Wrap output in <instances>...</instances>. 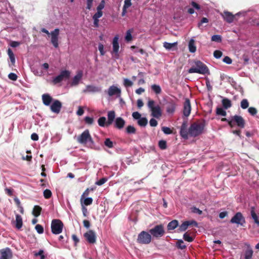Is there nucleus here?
<instances>
[{
  "label": "nucleus",
  "instance_id": "18",
  "mask_svg": "<svg viewBox=\"0 0 259 259\" xmlns=\"http://www.w3.org/2000/svg\"><path fill=\"white\" fill-rule=\"evenodd\" d=\"M119 36L116 35L114 36L112 41L113 46V53H115V55L118 56V51L119 49V46L118 43Z\"/></svg>",
  "mask_w": 259,
  "mask_h": 259
},
{
  "label": "nucleus",
  "instance_id": "5",
  "mask_svg": "<svg viewBox=\"0 0 259 259\" xmlns=\"http://www.w3.org/2000/svg\"><path fill=\"white\" fill-rule=\"evenodd\" d=\"M149 233L154 238H160L165 233L164 226L162 224L156 225L153 228L150 229Z\"/></svg>",
  "mask_w": 259,
  "mask_h": 259
},
{
  "label": "nucleus",
  "instance_id": "31",
  "mask_svg": "<svg viewBox=\"0 0 259 259\" xmlns=\"http://www.w3.org/2000/svg\"><path fill=\"white\" fill-rule=\"evenodd\" d=\"M151 88L152 91L157 95L160 94L162 92L161 87L159 85L154 84L151 85Z\"/></svg>",
  "mask_w": 259,
  "mask_h": 259
},
{
  "label": "nucleus",
  "instance_id": "46",
  "mask_svg": "<svg viewBox=\"0 0 259 259\" xmlns=\"http://www.w3.org/2000/svg\"><path fill=\"white\" fill-rule=\"evenodd\" d=\"M132 5L131 0H125L124 6L123 7V12L122 13L125 11L126 9L129 8Z\"/></svg>",
  "mask_w": 259,
  "mask_h": 259
},
{
  "label": "nucleus",
  "instance_id": "47",
  "mask_svg": "<svg viewBox=\"0 0 259 259\" xmlns=\"http://www.w3.org/2000/svg\"><path fill=\"white\" fill-rule=\"evenodd\" d=\"M211 41L220 42L222 41V37L220 35H213L211 38Z\"/></svg>",
  "mask_w": 259,
  "mask_h": 259
},
{
  "label": "nucleus",
  "instance_id": "49",
  "mask_svg": "<svg viewBox=\"0 0 259 259\" xmlns=\"http://www.w3.org/2000/svg\"><path fill=\"white\" fill-rule=\"evenodd\" d=\"M191 212L194 213H197L199 215H201L202 214V211L200 210L198 208H197L196 207L193 206L191 208Z\"/></svg>",
  "mask_w": 259,
  "mask_h": 259
},
{
  "label": "nucleus",
  "instance_id": "37",
  "mask_svg": "<svg viewBox=\"0 0 259 259\" xmlns=\"http://www.w3.org/2000/svg\"><path fill=\"white\" fill-rule=\"evenodd\" d=\"M125 132L128 134H135L136 133V129L133 125H128L125 128Z\"/></svg>",
  "mask_w": 259,
  "mask_h": 259
},
{
  "label": "nucleus",
  "instance_id": "23",
  "mask_svg": "<svg viewBox=\"0 0 259 259\" xmlns=\"http://www.w3.org/2000/svg\"><path fill=\"white\" fill-rule=\"evenodd\" d=\"M107 116H108V120L106 122V126H107L111 125L113 123V122L115 119V113L114 111H109L108 112Z\"/></svg>",
  "mask_w": 259,
  "mask_h": 259
},
{
  "label": "nucleus",
  "instance_id": "8",
  "mask_svg": "<svg viewBox=\"0 0 259 259\" xmlns=\"http://www.w3.org/2000/svg\"><path fill=\"white\" fill-rule=\"evenodd\" d=\"M151 239L150 233L143 231L138 235L137 242L140 244H148L151 242Z\"/></svg>",
  "mask_w": 259,
  "mask_h": 259
},
{
  "label": "nucleus",
  "instance_id": "59",
  "mask_svg": "<svg viewBox=\"0 0 259 259\" xmlns=\"http://www.w3.org/2000/svg\"><path fill=\"white\" fill-rule=\"evenodd\" d=\"M8 77L10 79L13 81H16L17 79L18 76L15 73H10L8 75Z\"/></svg>",
  "mask_w": 259,
  "mask_h": 259
},
{
  "label": "nucleus",
  "instance_id": "56",
  "mask_svg": "<svg viewBox=\"0 0 259 259\" xmlns=\"http://www.w3.org/2000/svg\"><path fill=\"white\" fill-rule=\"evenodd\" d=\"M98 49H99V51H100V54L101 56H103L105 55V52L104 50V45L102 44H101V43L99 44Z\"/></svg>",
  "mask_w": 259,
  "mask_h": 259
},
{
  "label": "nucleus",
  "instance_id": "1",
  "mask_svg": "<svg viewBox=\"0 0 259 259\" xmlns=\"http://www.w3.org/2000/svg\"><path fill=\"white\" fill-rule=\"evenodd\" d=\"M187 126V121H184L180 131V136L185 140L188 139L189 136L196 137L202 134L205 126V121L201 120L194 122L191 124L188 129Z\"/></svg>",
  "mask_w": 259,
  "mask_h": 259
},
{
  "label": "nucleus",
  "instance_id": "32",
  "mask_svg": "<svg viewBox=\"0 0 259 259\" xmlns=\"http://www.w3.org/2000/svg\"><path fill=\"white\" fill-rule=\"evenodd\" d=\"M189 50L191 53H194L196 51V47L195 45V41L193 39H191L189 41Z\"/></svg>",
  "mask_w": 259,
  "mask_h": 259
},
{
  "label": "nucleus",
  "instance_id": "42",
  "mask_svg": "<svg viewBox=\"0 0 259 259\" xmlns=\"http://www.w3.org/2000/svg\"><path fill=\"white\" fill-rule=\"evenodd\" d=\"M104 145L109 148L114 147L113 143L109 138H106L104 141Z\"/></svg>",
  "mask_w": 259,
  "mask_h": 259
},
{
  "label": "nucleus",
  "instance_id": "60",
  "mask_svg": "<svg viewBox=\"0 0 259 259\" xmlns=\"http://www.w3.org/2000/svg\"><path fill=\"white\" fill-rule=\"evenodd\" d=\"M248 112L251 115H254L257 113V110L254 107H249L248 109Z\"/></svg>",
  "mask_w": 259,
  "mask_h": 259
},
{
  "label": "nucleus",
  "instance_id": "24",
  "mask_svg": "<svg viewBox=\"0 0 259 259\" xmlns=\"http://www.w3.org/2000/svg\"><path fill=\"white\" fill-rule=\"evenodd\" d=\"M179 226V222L177 220H174L170 222L167 226V229L168 231L172 230L177 228Z\"/></svg>",
  "mask_w": 259,
  "mask_h": 259
},
{
  "label": "nucleus",
  "instance_id": "57",
  "mask_svg": "<svg viewBox=\"0 0 259 259\" xmlns=\"http://www.w3.org/2000/svg\"><path fill=\"white\" fill-rule=\"evenodd\" d=\"M208 22V19L205 17H203L202 18L201 21L198 24V27L199 29H201V26H202V24L204 23H206Z\"/></svg>",
  "mask_w": 259,
  "mask_h": 259
},
{
  "label": "nucleus",
  "instance_id": "51",
  "mask_svg": "<svg viewBox=\"0 0 259 259\" xmlns=\"http://www.w3.org/2000/svg\"><path fill=\"white\" fill-rule=\"evenodd\" d=\"M93 199L91 197H88L84 199L83 201V204L85 205H90L93 203Z\"/></svg>",
  "mask_w": 259,
  "mask_h": 259
},
{
  "label": "nucleus",
  "instance_id": "30",
  "mask_svg": "<svg viewBox=\"0 0 259 259\" xmlns=\"http://www.w3.org/2000/svg\"><path fill=\"white\" fill-rule=\"evenodd\" d=\"M189 227L187 221H184L181 225L179 226L178 229V232H182L185 231Z\"/></svg>",
  "mask_w": 259,
  "mask_h": 259
},
{
  "label": "nucleus",
  "instance_id": "28",
  "mask_svg": "<svg viewBox=\"0 0 259 259\" xmlns=\"http://www.w3.org/2000/svg\"><path fill=\"white\" fill-rule=\"evenodd\" d=\"M222 103L225 109H228L232 106L231 101L228 98H224L222 101Z\"/></svg>",
  "mask_w": 259,
  "mask_h": 259
},
{
  "label": "nucleus",
  "instance_id": "64",
  "mask_svg": "<svg viewBox=\"0 0 259 259\" xmlns=\"http://www.w3.org/2000/svg\"><path fill=\"white\" fill-rule=\"evenodd\" d=\"M132 116L134 119L139 120L141 117V115L138 112H134L132 114Z\"/></svg>",
  "mask_w": 259,
  "mask_h": 259
},
{
  "label": "nucleus",
  "instance_id": "13",
  "mask_svg": "<svg viewBox=\"0 0 259 259\" xmlns=\"http://www.w3.org/2000/svg\"><path fill=\"white\" fill-rule=\"evenodd\" d=\"M0 259H11L13 256L11 249L6 247L0 250Z\"/></svg>",
  "mask_w": 259,
  "mask_h": 259
},
{
  "label": "nucleus",
  "instance_id": "35",
  "mask_svg": "<svg viewBox=\"0 0 259 259\" xmlns=\"http://www.w3.org/2000/svg\"><path fill=\"white\" fill-rule=\"evenodd\" d=\"M133 29H130L126 31V35L125 36V40L126 41L128 42L132 40V33L133 32Z\"/></svg>",
  "mask_w": 259,
  "mask_h": 259
},
{
  "label": "nucleus",
  "instance_id": "12",
  "mask_svg": "<svg viewBox=\"0 0 259 259\" xmlns=\"http://www.w3.org/2000/svg\"><path fill=\"white\" fill-rule=\"evenodd\" d=\"M62 106V103L58 100H54L50 106V109L53 113L59 114Z\"/></svg>",
  "mask_w": 259,
  "mask_h": 259
},
{
  "label": "nucleus",
  "instance_id": "53",
  "mask_svg": "<svg viewBox=\"0 0 259 259\" xmlns=\"http://www.w3.org/2000/svg\"><path fill=\"white\" fill-rule=\"evenodd\" d=\"M35 228L38 234L43 233L44 228L41 225H40L39 224H37L35 226Z\"/></svg>",
  "mask_w": 259,
  "mask_h": 259
},
{
  "label": "nucleus",
  "instance_id": "3",
  "mask_svg": "<svg viewBox=\"0 0 259 259\" xmlns=\"http://www.w3.org/2000/svg\"><path fill=\"white\" fill-rule=\"evenodd\" d=\"M155 101L152 100H149L147 103V106L151 111V116L156 118H160L162 115L161 108L159 105H154Z\"/></svg>",
  "mask_w": 259,
  "mask_h": 259
},
{
  "label": "nucleus",
  "instance_id": "45",
  "mask_svg": "<svg viewBox=\"0 0 259 259\" xmlns=\"http://www.w3.org/2000/svg\"><path fill=\"white\" fill-rule=\"evenodd\" d=\"M44 196L46 199H49L52 197V193L50 190L46 189L44 191Z\"/></svg>",
  "mask_w": 259,
  "mask_h": 259
},
{
  "label": "nucleus",
  "instance_id": "4",
  "mask_svg": "<svg viewBox=\"0 0 259 259\" xmlns=\"http://www.w3.org/2000/svg\"><path fill=\"white\" fill-rule=\"evenodd\" d=\"M245 121L243 118L240 116L235 115L232 116L229 121V125L231 127H233L237 125L240 128H243L245 127Z\"/></svg>",
  "mask_w": 259,
  "mask_h": 259
},
{
  "label": "nucleus",
  "instance_id": "40",
  "mask_svg": "<svg viewBox=\"0 0 259 259\" xmlns=\"http://www.w3.org/2000/svg\"><path fill=\"white\" fill-rule=\"evenodd\" d=\"M176 246L178 248L184 249L186 248L184 241L182 240H179L176 243Z\"/></svg>",
  "mask_w": 259,
  "mask_h": 259
},
{
  "label": "nucleus",
  "instance_id": "26",
  "mask_svg": "<svg viewBox=\"0 0 259 259\" xmlns=\"http://www.w3.org/2000/svg\"><path fill=\"white\" fill-rule=\"evenodd\" d=\"M250 214L251 218L254 221V223L256 224L257 225V226H259V219L258 216L257 215L256 213L255 212L254 207H251Z\"/></svg>",
  "mask_w": 259,
  "mask_h": 259
},
{
  "label": "nucleus",
  "instance_id": "20",
  "mask_svg": "<svg viewBox=\"0 0 259 259\" xmlns=\"http://www.w3.org/2000/svg\"><path fill=\"white\" fill-rule=\"evenodd\" d=\"M222 16L224 20L229 23L233 22L235 17L234 15L228 11H225L224 13L222 14Z\"/></svg>",
  "mask_w": 259,
  "mask_h": 259
},
{
  "label": "nucleus",
  "instance_id": "22",
  "mask_svg": "<svg viewBox=\"0 0 259 259\" xmlns=\"http://www.w3.org/2000/svg\"><path fill=\"white\" fill-rule=\"evenodd\" d=\"M42 100L43 104L47 106L51 105V103L54 101L53 98L48 94L42 95Z\"/></svg>",
  "mask_w": 259,
  "mask_h": 259
},
{
  "label": "nucleus",
  "instance_id": "58",
  "mask_svg": "<svg viewBox=\"0 0 259 259\" xmlns=\"http://www.w3.org/2000/svg\"><path fill=\"white\" fill-rule=\"evenodd\" d=\"M187 221V223H188V224L189 226H194L195 227H198V223L196 221H195V220H191V221Z\"/></svg>",
  "mask_w": 259,
  "mask_h": 259
},
{
  "label": "nucleus",
  "instance_id": "2",
  "mask_svg": "<svg viewBox=\"0 0 259 259\" xmlns=\"http://www.w3.org/2000/svg\"><path fill=\"white\" fill-rule=\"evenodd\" d=\"M188 73H197L201 74H209V71L207 66L200 61L194 62V65L188 70Z\"/></svg>",
  "mask_w": 259,
  "mask_h": 259
},
{
  "label": "nucleus",
  "instance_id": "48",
  "mask_svg": "<svg viewBox=\"0 0 259 259\" xmlns=\"http://www.w3.org/2000/svg\"><path fill=\"white\" fill-rule=\"evenodd\" d=\"M249 103L247 99H243L241 102V107L243 109H246L248 107Z\"/></svg>",
  "mask_w": 259,
  "mask_h": 259
},
{
  "label": "nucleus",
  "instance_id": "61",
  "mask_svg": "<svg viewBox=\"0 0 259 259\" xmlns=\"http://www.w3.org/2000/svg\"><path fill=\"white\" fill-rule=\"evenodd\" d=\"M105 2L104 0L101 1L100 3L99 4L98 6L97 7V10H99V11H102V10L103 9L104 7H105Z\"/></svg>",
  "mask_w": 259,
  "mask_h": 259
},
{
  "label": "nucleus",
  "instance_id": "29",
  "mask_svg": "<svg viewBox=\"0 0 259 259\" xmlns=\"http://www.w3.org/2000/svg\"><path fill=\"white\" fill-rule=\"evenodd\" d=\"M41 207L39 205H35L32 210V214L35 217H38L41 213Z\"/></svg>",
  "mask_w": 259,
  "mask_h": 259
},
{
  "label": "nucleus",
  "instance_id": "63",
  "mask_svg": "<svg viewBox=\"0 0 259 259\" xmlns=\"http://www.w3.org/2000/svg\"><path fill=\"white\" fill-rule=\"evenodd\" d=\"M5 192L6 193V194H7V195L9 196H12L13 194V191H14V190L12 188H5Z\"/></svg>",
  "mask_w": 259,
  "mask_h": 259
},
{
  "label": "nucleus",
  "instance_id": "38",
  "mask_svg": "<svg viewBox=\"0 0 259 259\" xmlns=\"http://www.w3.org/2000/svg\"><path fill=\"white\" fill-rule=\"evenodd\" d=\"M148 123V120L146 117H141L138 120V124L141 126H145Z\"/></svg>",
  "mask_w": 259,
  "mask_h": 259
},
{
  "label": "nucleus",
  "instance_id": "50",
  "mask_svg": "<svg viewBox=\"0 0 259 259\" xmlns=\"http://www.w3.org/2000/svg\"><path fill=\"white\" fill-rule=\"evenodd\" d=\"M162 131L164 134L167 135L171 134L172 133V130L169 127L166 126L162 127Z\"/></svg>",
  "mask_w": 259,
  "mask_h": 259
},
{
  "label": "nucleus",
  "instance_id": "16",
  "mask_svg": "<svg viewBox=\"0 0 259 259\" xmlns=\"http://www.w3.org/2000/svg\"><path fill=\"white\" fill-rule=\"evenodd\" d=\"M191 111V106L190 101L189 99L186 98L184 103L183 114L186 117H188L190 114Z\"/></svg>",
  "mask_w": 259,
  "mask_h": 259
},
{
  "label": "nucleus",
  "instance_id": "7",
  "mask_svg": "<svg viewBox=\"0 0 259 259\" xmlns=\"http://www.w3.org/2000/svg\"><path fill=\"white\" fill-rule=\"evenodd\" d=\"M77 141L80 144L85 145L88 142L92 144L94 143L93 140L88 130H85L81 134L77 137Z\"/></svg>",
  "mask_w": 259,
  "mask_h": 259
},
{
  "label": "nucleus",
  "instance_id": "52",
  "mask_svg": "<svg viewBox=\"0 0 259 259\" xmlns=\"http://www.w3.org/2000/svg\"><path fill=\"white\" fill-rule=\"evenodd\" d=\"M123 84L125 87H132L133 84V83L132 81L129 80L127 78H125L124 79Z\"/></svg>",
  "mask_w": 259,
  "mask_h": 259
},
{
  "label": "nucleus",
  "instance_id": "17",
  "mask_svg": "<svg viewBox=\"0 0 259 259\" xmlns=\"http://www.w3.org/2000/svg\"><path fill=\"white\" fill-rule=\"evenodd\" d=\"M107 93L109 96H113L114 95L120 96L121 94V90L113 85L109 88Z\"/></svg>",
  "mask_w": 259,
  "mask_h": 259
},
{
  "label": "nucleus",
  "instance_id": "54",
  "mask_svg": "<svg viewBox=\"0 0 259 259\" xmlns=\"http://www.w3.org/2000/svg\"><path fill=\"white\" fill-rule=\"evenodd\" d=\"M223 55V53L219 50H215L213 52V56L217 59H220Z\"/></svg>",
  "mask_w": 259,
  "mask_h": 259
},
{
  "label": "nucleus",
  "instance_id": "27",
  "mask_svg": "<svg viewBox=\"0 0 259 259\" xmlns=\"http://www.w3.org/2000/svg\"><path fill=\"white\" fill-rule=\"evenodd\" d=\"M86 90L89 92H99L101 91L100 88L92 85H88L86 87Z\"/></svg>",
  "mask_w": 259,
  "mask_h": 259
},
{
  "label": "nucleus",
  "instance_id": "33",
  "mask_svg": "<svg viewBox=\"0 0 259 259\" xmlns=\"http://www.w3.org/2000/svg\"><path fill=\"white\" fill-rule=\"evenodd\" d=\"M253 254V250L249 247L245 251V259H251Z\"/></svg>",
  "mask_w": 259,
  "mask_h": 259
},
{
  "label": "nucleus",
  "instance_id": "6",
  "mask_svg": "<svg viewBox=\"0 0 259 259\" xmlns=\"http://www.w3.org/2000/svg\"><path fill=\"white\" fill-rule=\"evenodd\" d=\"M64 225L59 219H54L51 223V231L53 234L57 235L60 234L63 230Z\"/></svg>",
  "mask_w": 259,
  "mask_h": 259
},
{
  "label": "nucleus",
  "instance_id": "55",
  "mask_svg": "<svg viewBox=\"0 0 259 259\" xmlns=\"http://www.w3.org/2000/svg\"><path fill=\"white\" fill-rule=\"evenodd\" d=\"M84 121L88 124H92L94 122V119L93 117L87 116L84 118Z\"/></svg>",
  "mask_w": 259,
  "mask_h": 259
},
{
  "label": "nucleus",
  "instance_id": "43",
  "mask_svg": "<svg viewBox=\"0 0 259 259\" xmlns=\"http://www.w3.org/2000/svg\"><path fill=\"white\" fill-rule=\"evenodd\" d=\"M183 239L188 242H191L194 240V238L190 236L188 232L185 233L183 235Z\"/></svg>",
  "mask_w": 259,
  "mask_h": 259
},
{
  "label": "nucleus",
  "instance_id": "21",
  "mask_svg": "<svg viewBox=\"0 0 259 259\" xmlns=\"http://www.w3.org/2000/svg\"><path fill=\"white\" fill-rule=\"evenodd\" d=\"M125 124V120L122 118L118 117L115 119L114 127L117 129L121 130L124 126Z\"/></svg>",
  "mask_w": 259,
  "mask_h": 259
},
{
  "label": "nucleus",
  "instance_id": "39",
  "mask_svg": "<svg viewBox=\"0 0 259 259\" xmlns=\"http://www.w3.org/2000/svg\"><path fill=\"white\" fill-rule=\"evenodd\" d=\"M106 118L105 117H101L98 120V124L102 127L106 126Z\"/></svg>",
  "mask_w": 259,
  "mask_h": 259
},
{
  "label": "nucleus",
  "instance_id": "10",
  "mask_svg": "<svg viewBox=\"0 0 259 259\" xmlns=\"http://www.w3.org/2000/svg\"><path fill=\"white\" fill-rule=\"evenodd\" d=\"M70 72L68 70H63L60 72V74L54 78L53 82L54 84H56L61 82L62 80L67 79L69 78Z\"/></svg>",
  "mask_w": 259,
  "mask_h": 259
},
{
  "label": "nucleus",
  "instance_id": "15",
  "mask_svg": "<svg viewBox=\"0 0 259 259\" xmlns=\"http://www.w3.org/2000/svg\"><path fill=\"white\" fill-rule=\"evenodd\" d=\"M177 104L176 102L171 100L167 102L166 104V111L168 114H173L175 112Z\"/></svg>",
  "mask_w": 259,
  "mask_h": 259
},
{
  "label": "nucleus",
  "instance_id": "44",
  "mask_svg": "<svg viewBox=\"0 0 259 259\" xmlns=\"http://www.w3.org/2000/svg\"><path fill=\"white\" fill-rule=\"evenodd\" d=\"M158 146L162 150L166 149L167 148L166 142L164 140H160L158 142Z\"/></svg>",
  "mask_w": 259,
  "mask_h": 259
},
{
  "label": "nucleus",
  "instance_id": "9",
  "mask_svg": "<svg viewBox=\"0 0 259 259\" xmlns=\"http://www.w3.org/2000/svg\"><path fill=\"white\" fill-rule=\"evenodd\" d=\"M245 222V219L240 212L236 213L230 220L231 223L235 224L241 226H244Z\"/></svg>",
  "mask_w": 259,
  "mask_h": 259
},
{
  "label": "nucleus",
  "instance_id": "62",
  "mask_svg": "<svg viewBox=\"0 0 259 259\" xmlns=\"http://www.w3.org/2000/svg\"><path fill=\"white\" fill-rule=\"evenodd\" d=\"M107 181V179L105 178H103L101 179L100 180L97 181L96 182V184L98 186H101L104 184Z\"/></svg>",
  "mask_w": 259,
  "mask_h": 259
},
{
  "label": "nucleus",
  "instance_id": "14",
  "mask_svg": "<svg viewBox=\"0 0 259 259\" xmlns=\"http://www.w3.org/2000/svg\"><path fill=\"white\" fill-rule=\"evenodd\" d=\"M59 34V29L56 28L55 30L51 32V42L56 48L59 46L58 44V36Z\"/></svg>",
  "mask_w": 259,
  "mask_h": 259
},
{
  "label": "nucleus",
  "instance_id": "11",
  "mask_svg": "<svg viewBox=\"0 0 259 259\" xmlns=\"http://www.w3.org/2000/svg\"><path fill=\"white\" fill-rule=\"evenodd\" d=\"M87 241L90 244H94L96 242V235L92 230H89L83 235Z\"/></svg>",
  "mask_w": 259,
  "mask_h": 259
},
{
  "label": "nucleus",
  "instance_id": "19",
  "mask_svg": "<svg viewBox=\"0 0 259 259\" xmlns=\"http://www.w3.org/2000/svg\"><path fill=\"white\" fill-rule=\"evenodd\" d=\"M82 75L83 73L82 71H78L76 75L72 79V81L70 83L71 86L74 87L77 85L82 78Z\"/></svg>",
  "mask_w": 259,
  "mask_h": 259
},
{
  "label": "nucleus",
  "instance_id": "41",
  "mask_svg": "<svg viewBox=\"0 0 259 259\" xmlns=\"http://www.w3.org/2000/svg\"><path fill=\"white\" fill-rule=\"evenodd\" d=\"M216 114L218 115H222L223 116H226L227 115V113L225 110H224L222 108L218 107L216 109Z\"/></svg>",
  "mask_w": 259,
  "mask_h": 259
},
{
  "label": "nucleus",
  "instance_id": "25",
  "mask_svg": "<svg viewBox=\"0 0 259 259\" xmlns=\"http://www.w3.org/2000/svg\"><path fill=\"white\" fill-rule=\"evenodd\" d=\"M23 225L22 218L19 214L16 215V225L15 227L17 229H20Z\"/></svg>",
  "mask_w": 259,
  "mask_h": 259
},
{
  "label": "nucleus",
  "instance_id": "34",
  "mask_svg": "<svg viewBox=\"0 0 259 259\" xmlns=\"http://www.w3.org/2000/svg\"><path fill=\"white\" fill-rule=\"evenodd\" d=\"M177 46V42L169 43L167 42H164L163 43V47L168 50L172 49V48L176 47Z\"/></svg>",
  "mask_w": 259,
  "mask_h": 259
},
{
  "label": "nucleus",
  "instance_id": "36",
  "mask_svg": "<svg viewBox=\"0 0 259 259\" xmlns=\"http://www.w3.org/2000/svg\"><path fill=\"white\" fill-rule=\"evenodd\" d=\"M8 55L10 58L11 62L13 65L15 64V57L14 54L11 49H8Z\"/></svg>",
  "mask_w": 259,
  "mask_h": 259
}]
</instances>
